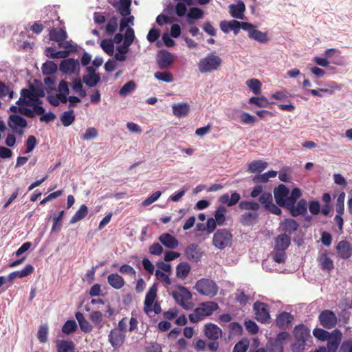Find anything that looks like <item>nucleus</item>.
Returning <instances> with one entry per match:
<instances>
[{"label": "nucleus", "instance_id": "obj_29", "mask_svg": "<svg viewBox=\"0 0 352 352\" xmlns=\"http://www.w3.org/2000/svg\"><path fill=\"white\" fill-rule=\"evenodd\" d=\"M172 107L173 114L177 118L184 117L190 111V105L187 102L173 104Z\"/></svg>", "mask_w": 352, "mask_h": 352}, {"label": "nucleus", "instance_id": "obj_59", "mask_svg": "<svg viewBox=\"0 0 352 352\" xmlns=\"http://www.w3.org/2000/svg\"><path fill=\"white\" fill-rule=\"evenodd\" d=\"M344 199L345 193L342 192L337 199L336 201V212L337 214H343L344 212Z\"/></svg>", "mask_w": 352, "mask_h": 352}, {"label": "nucleus", "instance_id": "obj_1", "mask_svg": "<svg viewBox=\"0 0 352 352\" xmlns=\"http://www.w3.org/2000/svg\"><path fill=\"white\" fill-rule=\"evenodd\" d=\"M222 65V59L214 53H209L199 60L197 66L201 74L217 71Z\"/></svg>", "mask_w": 352, "mask_h": 352}, {"label": "nucleus", "instance_id": "obj_9", "mask_svg": "<svg viewBox=\"0 0 352 352\" xmlns=\"http://www.w3.org/2000/svg\"><path fill=\"white\" fill-rule=\"evenodd\" d=\"M318 320L321 326L328 329L335 327L338 322L335 313L329 309L323 310L320 313Z\"/></svg>", "mask_w": 352, "mask_h": 352}, {"label": "nucleus", "instance_id": "obj_48", "mask_svg": "<svg viewBox=\"0 0 352 352\" xmlns=\"http://www.w3.org/2000/svg\"><path fill=\"white\" fill-rule=\"evenodd\" d=\"M100 47L109 56H113L114 52V45L111 39H103L100 43Z\"/></svg>", "mask_w": 352, "mask_h": 352}, {"label": "nucleus", "instance_id": "obj_18", "mask_svg": "<svg viewBox=\"0 0 352 352\" xmlns=\"http://www.w3.org/2000/svg\"><path fill=\"white\" fill-rule=\"evenodd\" d=\"M318 262L323 271L331 272L334 268L333 261L329 256L327 250H324L318 257Z\"/></svg>", "mask_w": 352, "mask_h": 352}, {"label": "nucleus", "instance_id": "obj_55", "mask_svg": "<svg viewBox=\"0 0 352 352\" xmlns=\"http://www.w3.org/2000/svg\"><path fill=\"white\" fill-rule=\"evenodd\" d=\"M301 196V191L298 188L292 190L291 195L287 197V206H292L296 204V201Z\"/></svg>", "mask_w": 352, "mask_h": 352}, {"label": "nucleus", "instance_id": "obj_42", "mask_svg": "<svg viewBox=\"0 0 352 352\" xmlns=\"http://www.w3.org/2000/svg\"><path fill=\"white\" fill-rule=\"evenodd\" d=\"M88 214V208L86 205L82 204L80 208L76 212L70 220V223H75L84 219Z\"/></svg>", "mask_w": 352, "mask_h": 352}, {"label": "nucleus", "instance_id": "obj_49", "mask_svg": "<svg viewBox=\"0 0 352 352\" xmlns=\"http://www.w3.org/2000/svg\"><path fill=\"white\" fill-rule=\"evenodd\" d=\"M77 324L74 320H69L62 327V331L67 335L75 332L77 329Z\"/></svg>", "mask_w": 352, "mask_h": 352}, {"label": "nucleus", "instance_id": "obj_13", "mask_svg": "<svg viewBox=\"0 0 352 352\" xmlns=\"http://www.w3.org/2000/svg\"><path fill=\"white\" fill-rule=\"evenodd\" d=\"M336 249L338 256L342 259H348L352 256V246L346 240L340 241L337 244Z\"/></svg>", "mask_w": 352, "mask_h": 352}, {"label": "nucleus", "instance_id": "obj_37", "mask_svg": "<svg viewBox=\"0 0 352 352\" xmlns=\"http://www.w3.org/2000/svg\"><path fill=\"white\" fill-rule=\"evenodd\" d=\"M248 36L261 43H266L269 41L267 33L256 30L255 28L252 31H250Z\"/></svg>", "mask_w": 352, "mask_h": 352}, {"label": "nucleus", "instance_id": "obj_4", "mask_svg": "<svg viewBox=\"0 0 352 352\" xmlns=\"http://www.w3.org/2000/svg\"><path fill=\"white\" fill-rule=\"evenodd\" d=\"M195 289L199 294L212 298L217 294L219 288L212 280L201 278L197 281Z\"/></svg>", "mask_w": 352, "mask_h": 352}, {"label": "nucleus", "instance_id": "obj_8", "mask_svg": "<svg viewBox=\"0 0 352 352\" xmlns=\"http://www.w3.org/2000/svg\"><path fill=\"white\" fill-rule=\"evenodd\" d=\"M8 126L16 134H23V129L27 127V120L18 114H11L8 121Z\"/></svg>", "mask_w": 352, "mask_h": 352}, {"label": "nucleus", "instance_id": "obj_38", "mask_svg": "<svg viewBox=\"0 0 352 352\" xmlns=\"http://www.w3.org/2000/svg\"><path fill=\"white\" fill-rule=\"evenodd\" d=\"M45 55L52 59L55 58H65L69 55V51H58L56 52L55 49L52 47H47L45 50Z\"/></svg>", "mask_w": 352, "mask_h": 352}, {"label": "nucleus", "instance_id": "obj_36", "mask_svg": "<svg viewBox=\"0 0 352 352\" xmlns=\"http://www.w3.org/2000/svg\"><path fill=\"white\" fill-rule=\"evenodd\" d=\"M89 320L98 329H101L104 324V315L100 311H92L89 314Z\"/></svg>", "mask_w": 352, "mask_h": 352}, {"label": "nucleus", "instance_id": "obj_5", "mask_svg": "<svg viewBox=\"0 0 352 352\" xmlns=\"http://www.w3.org/2000/svg\"><path fill=\"white\" fill-rule=\"evenodd\" d=\"M232 243V234L227 229H219L213 235L212 243L219 250L230 247Z\"/></svg>", "mask_w": 352, "mask_h": 352}, {"label": "nucleus", "instance_id": "obj_14", "mask_svg": "<svg viewBox=\"0 0 352 352\" xmlns=\"http://www.w3.org/2000/svg\"><path fill=\"white\" fill-rule=\"evenodd\" d=\"M157 288L156 285H153L147 292L144 300V312L147 314L152 311V306L157 297Z\"/></svg>", "mask_w": 352, "mask_h": 352}, {"label": "nucleus", "instance_id": "obj_20", "mask_svg": "<svg viewBox=\"0 0 352 352\" xmlns=\"http://www.w3.org/2000/svg\"><path fill=\"white\" fill-rule=\"evenodd\" d=\"M240 199V194L235 191L231 194L230 197L228 193L221 195L219 198V201L228 207H232L239 203Z\"/></svg>", "mask_w": 352, "mask_h": 352}, {"label": "nucleus", "instance_id": "obj_54", "mask_svg": "<svg viewBox=\"0 0 352 352\" xmlns=\"http://www.w3.org/2000/svg\"><path fill=\"white\" fill-rule=\"evenodd\" d=\"M273 260L277 263H283L286 259L285 250H274L272 253Z\"/></svg>", "mask_w": 352, "mask_h": 352}, {"label": "nucleus", "instance_id": "obj_16", "mask_svg": "<svg viewBox=\"0 0 352 352\" xmlns=\"http://www.w3.org/2000/svg\"><path fill=\"white\" fill-rule=\"evenodd\" d=\"M173 61V55L169 52L162 51L157 55V63L158 67L162 69L170 67Z\"/></svg>", "mask_w": 352, "mask_h": 352}, {"label": "nucleus", "instance_id": "obj_26", "mask_svg": "<svg viewBox=\"0 0 352 352\" xmlns=\"http://www.w3.org/2000/svg\"><path fill=\"white\" fill-rule=\"evenodd\" d=\"M229 8L230 13L232 17L239 19H243V12L245 10V6L243 1H239L237 4H231Z\"/></svg>", "mask_w": 352, "mask_h": 352}, {"label": "nucleus", "instance_id": "obj_2", "mask_svg": "<svg viewBox=\"0 0 352 352\" xmlns=\"http://www.w3.org/2000/svg\"><path fill=\"white\" fill-rule=\"evenodd\" d=\"M218 309L219 305L217 302L212 301L203 302L199 307L196 308L193 313L189 315V320L193 323H197L203 320L204 317L210 316Z\"/></svg>", "mask_w": 352, "mask_h": 352}, {"label": "nucleus", "instance_id": "obj_27", "mask_svg": "<svg viewBox=\"0 0 352 352\" xmlns=\"http://www.w3.org/2000/svg\"><path fill=\"white\" fill-rule=\"evenodd\" d=\"M87 70L90 74L84 76L83 81L88 87H93L99 82L100 77L98 74H95L92 67H88Z\"/></svg>", "mask_w": 352, "mask_h": 352}, {"label": "nucleus", "instance_id": "obj_60", "mask_svg": "<svg viewBox=\"0 0 352 352\" xmlns=\"http://www.w3.org/2000/svg\"><path fill=\"white\" fill-rule=\"evenodd\" d=\"M135 89V83L133 80H130L125 83L120 89L119 94L121 96H126L128 94L134 91Z\"/></svg>", "mask_w": 352, "mask_h": 352}, {"label": "nucleus", "instance_id": "obj_3", "mask_svg": "<svg viewBox=\"0 0 352 352\" xmlns=\"http://www.w3.org/2000/svg\"><path fill=\"white\" fill-rule=\"evenodd\" d=\"M18 105L25 104L26 106L34 107V111L37 115H41L45 113V109L41 105L39 102L36 100L35 96L28 89H22L21 90V97L17 100Z\"/></svg>", "mask_w": 352, "mask_h": 352}, {"label": "nucleus", "instance_id": "obj_33", "mask_svg": "<svg viewBox=\"0 0 352 352\" xmlns=\"http://www.w3.org/2000/svg\"><path fill=\"white\" fill-rule=\"evenodd\" d=\"M268 166V164L262 160H254L248 164L247 171L250 173H260Z\"/></svg>", "mask_w": 352, "mask_h": 352}, {"label": "nucleus", "instance_id": "obj_40", "mask_svg": "<svg viewBox=\"0 0 352 352\" xmlns=\"http://www.w3.org/2000/svg\"><path fill=\"white\" fill-rule=\"evenodd\" d=\"M258 217V214L256 212H246L241 215L240 222L243 226H250L256 221Z\"/></svg>", "mask_w": 352, "mask_h": 352}, {"label": "nucleus", "instance_id": "obj_15", "mask_svg": "<svg viewBox=\"0 0 352 352\" xmlns=\"http://www.w3.org/2000/svg\"><path fill=\"white\" fill-rule=\"evenodd\" d=\"M285 208L289 210L292 217H296L307 213V203L305 199H301L298 201L296 205L286 206Z\"/></svg>", "mask_w": 352, "mask_h": 352}, {"label": "nucleus", "instance_id": "obj_50", "mask_svg": "<svg viewBox=\"0 0 352 352\" xmlns=\"http://www.w3.org/2000/svg\"><path fill=\"white\" fill-rule=\"evenodd\" d=\"M131 3V0H120V6L118 8V11L122 16H126L130 14Z\"/></svg>", "mask_w": 352, "mask_h": 352}, {"label": "nucleus", "instance_id": "obj_32", "mask_svg": "<svg viewBox=\"0 0 352 352\" xmlns=\"http://www.w3.org/2000/svg\"><path fill=\"white\" fill-rule=\"evenodd\" d=\"M281 227L285 234H292L298 228L299 225L297 221L293 219H286L281 223Z\"/></svg>", "mask_w": 352, "mask_h": 352}, {"label": "nucleus", "instance_id": "obj_31", "mask_svg": "<svg viewBox=\"0 0 352 352\" xmlns=\"http://www.w3.org/2000/svg\"><path fill=\"white\" fill-rule=\"evenodd\" d=\"M50 39L53 41H56L58 44L66 40L67 37V32L61 28H52L49 32Z\"/></svg>", "mask_w": 352, "mask_h": 352}, {"label": "nucleus", "instance_id": "obj_64", "mask_svg": "<svg viewBox=\"0 0 352 352\" xmlns=\"http://www.w3.org/2000/svg\"><path fill=\"white\" fill-rule=\"evenodd\" d=\"M241 122L246 124H253L256 121V118L247 112H242L240 115Z\"/></svg>", "mask_w": 352, "mask_h": 352}, {"label": "nucleus", "instance_id": "obj_28", "mask_svg": "<svg viewBox=\"0 0 352 352\" xmlns=\"http://www.w3.org/2000/svg\"><path fill=\"white\" fill-rule=\"evenodd\" d=\"M107 281L108 283L116 289H121L125 284V281L122 276L117 273L110 274L107 276Z\"/></svg>", "mask_w": 352, "mask_h": 352}, {"label": "nucleus", "instance_id": "obj_6", "mask_svg": "<svg viewBox=\"0 0 352 352\" xmlns=\"http://www.w3.org/2000/svg\"><path fill=\"white\" fill-rule=\"evenodd\" d=\"M173 297L184 309H191L194 306L193 303L190 301L192 294L185 287L179 286L177 291L173 292Z\"/></svg>", "mask_w": 352, "mask_h": 352}, {"label": "nucleus", "instance_id": "obj_7", "mask_svg": "<svg viewBox=\"0 0 352 352\" xmlns=\"http://www.w3.org/2000/svg\"><path fill=\"white\" fill-rule=\"evenodd\" d=\"M253 309L256 320L265 324L270 322V315L268 305L263 302L256 301L254 303Z\"/></svg>", "mask_w": 352, "mask_h": 352}, {"label": "nucleus", "instance_id": "obj_10", "mask_svg": "<svg viewBox=\"0 0 352 352\" xmlns=\"http://www.w3.org/2000/svg\"><path fill=\"white\" fill-rule=\"evenodd\" d=\"M289 193V188L284 184H279L274 188V199L278 206L285 208Z\"/></svg>", "mask_w": 352, "mask_h": 352}, {"label": "nucleus", "instance_id": "obj_62", "mask_svg": "<svg viewBox=\"0 0 352 352\" xmlns=\"http://www.w3.org/2000/svg\"><path fill=\"white\" fill-rule=\"evenodd\" d=\"M64 214L65 211L61 210L57 217H54L52 232H56L57 230H60L62 226L61 221L64 217Z\"/></svg>", "mask_w": 352, "mask_h": 352}, {"label": "nucleus", "instance_id": "obj_25", "mask_svg": "<svg viewBox=\"0 0 352 352\" xmlns=\"http://www.w3.org/2000/svg\"><path fill=\"white\" fill-rule=\"evenodd\" d=\"M294 320L293 316L288 312L280 313L276 318V324L281 329L288 328Z\"/></svg>", "mask_w": 352, "mask_h": 352}, {"label": "nucleus", "instance_id": "obj_45", "mask_svg": "<svg viewBox=\"0 0 352 352\" xmlns=\"http://www.w3.org/2000/svg\"><path fill=\"white\" fill-rule=\"evenodd\" d=\"M204 16V12L199 8H192L190 9L189 12L187 14L188 23L189 24H193L190 19H199Z\"/></svg>", "mask_w": 352, "mask_h": 352}, {"label": "nucleus", "instance_id": "obj_43", "mask_svg": "<svg viewBox=\"0 0 352 352\" xmlns=\"http://www.w3.org/2000/svg\"><path fill=\"white\" fill-rule=\"evenodd\" d=\"M60 121L64 126H70L75 120V115L73 109L63 112L60 116Z\"/></svg>", "mask_w": 352, "mask_h": 352}, {"label": "nucleus", "instance_id": "obj_61", "mask_svg": "<svg viewBox=\"0 0 352 352\" xmlns=\"http://www.w3.org/2000/svg\"><path fill=\"white\" fill-rule=\"evenodd\" d=\"M135 39V33L133 29L128 28L126 30L124 38V42L122 44L130 46Z\"/></svg>", "mask_w": 352, "mask_h": 352}, {"label": "nucleus", "instance_id": "obj_30", "mask_svg": "<svg viewBox=\"0 0 352 352\" xmlns=\"http://www.w3.org/2000/svg\"><path fill=\"white\" fill-rule=\"evenodd\" d=\"M75 317L79 324L81 331L84 333H90L93 330V326L85 318L82 313L78 311L75 314Z\"/></svg>", "mask_w": 352, "mask_h": 352}, {"label": "nucleus", "instance_id": "obj_53", "mask_svg": "<svg viewBox=\"0 0 352 352\" xmlns=\"http://www.w3.org/2000/svg\"><path fill=\"white\" fill-rule=\"evenodd\" d=\"M154 76L159 80L166 82H170L173 81V76L169 72H157L154 74Z\"/></svg>", "mask_w": 352, "mask_h": 352}, {"label": "nucleus", "instance_id": "obj_44", "mask_svg": "<svg viewBox=\"0 0 352 352\" xmlns=\"http://www.w3.org/2000/svg\"><path fill=\"white\" fill-rule=\"evenodd\" d=\"M57 65L54 62L47 60L43 64L42 72L43 75H51L57 71Z\"/></svg>", "mask_w": 352, "mask_h": 352}, {"label": "nucleus", "instance_id": "obj_63", "mask_svg": "<svg viewBox=\"0 0 352 352\" xmlns=\"http://www.w3.org/2000/svg\"><path fill=\"white\" fill-rule=\"evenodd\" d=\"M273 201V199H272V195L271 193L270 192H263L259 198H258V201L262 204L263 205V207L265 208H267V206L270 205Z\"/></svg>", "mask_w": 352, "mask_h": 352}, {"label": "nucleus", "instance_id": "obj_35", "mask_svg": "<svg viewBox=\"0 0 352 352\" xmlns=\"http://www.w3.org/2000/svg\"><path fill=\"white\" fill-rule=\"evenodd\" d=\"M57 352H76V346L72 340H58Z\"/></svg>", "mask_w": 352, "mask_h": 352}, {"label": "nucleus", "instance_id": "obj_57", "mask_svg": "<svg viewBox=\"0 0 352 352\" xmlns=\"http://www.w3.org/2000/svg\"><path fill=\"white\" fill-rule=\"evenodd\" d=\"M313 334L317 339L322 341L327 340L331 337L328 331L320 328L315 329L313 331Z\"/></svg>", "mask_w": 352, "mask_h": 352}, {"label": "nucleus", "instance_id": "obj_46", "mask_svg": "<svg viewBox=\"0 0 352 352\" xmlns=\"http://www.w3.org/2000/svg\"><path fill=\"white\" fill-rule=\"evenodd\" d=\"M311 341L295 339L294 342L292 346L293 352H303L307 346H309V342Z\"/></svg>", "mask_w": 352, "mask_h": 352}, {"label": "nucleus", "instance_id": "obj_17", "mask_svg": "<svg viewBox=\"0 0 352 352\" xmlns=\"http://www.w3.org/2000/svg\"><path fill=\"white\" fill-rule=\"evenodd\" d=\"M185 254L188 260L198 262L201 260L203 253L198 245L192 243L186 247Z\"/></svg>", "mask_w": 352, "mask_h": 352}, {"label": "nucleus", "instance_id": "obj_52", "mask_svg": "<svg viewBox=\"0 0 352 352\" xmlns=\"http://www.w3.org/2000/svg\"><path fill=\"white\" fill-rule=\"evenodd\" d=\"M118 28V18L115 16H112L107 23L106 32L112 35L115 33Z\"/></svg>", "mask_w": 352, "mask_h": 352}, {"label": "nucleus", "instance_id": "obj_58", "mask_svg": "<svg viewBox=\"0 0 352 352\" xmlns=\"http://www.w3.org/2000/svg\"><path fill=\"white\" fill-rule=\"evenodd\" d=\"M34 267L32 265H30V264L26 265L22 270L15 271L16 277L21 278L28 276L32 274L34 272Z\"/></svg>", "mask_w": 352, "mask_h": 352}, {"label": "nucleus", "instance_id": "obj_34", "mask_svg": "<svg viewBox=\"0 0 352 352\" xmlns=\"http://www.w3.org/2000/svg\"><path fill=\"white\" fill-rule=\"evenodd\" d=\"M227 209L223 206H219L217 207L214 212V217L215 223L219 226H222L226 224Z\"/></svg>", "mask_w": 352, "mask_h": 352}, {"label": "nucleus", "instance_id": "obj_19", "mask_svg": "<svg viewBox=\"0 0 352 352\" xmlns=\"http://www.w3.org/2000/svg\"><path fill=\"white\" fill-rule=\"evenodd\" d=\"M204 333L208 339L217 340L221 337L222 331L217 324L209 323L204 327Z\"/></svg>", "mask_w": 352, "mask_h": 352}, {"label": "nucleus", "instance_id": "obj_24", "mask_svg": "<svg viewBox=\"0 0 352 352\" xmlns=\"http://www.w3.org/2000/svg\"><path fill=\"white\" fill-rule=\"evenodd\" d=\"M159 241L167 248L175 249L178 245L177 239L168 233H164L159 236Z\"/></svg>", "mask_w": 352, "mask_h": 352}, {"label": "nucleus", "instance_id": "obj_22", "mask_svg": "<svg viewBox=\"0 0 352 352\" xmlns=\"http://www.w3.org/2000/svg\"><path fill=\"white\" fill-rule=\"evenodd\" d=\"M290 243V236L285 233L280 234L275 239L274 250H286Z\"/></svg>", "mask_w": 352, "mask_h": 352}, {"label": "nucleus", "instance_id": "obj_56", "mask_svg": "<svg viewBox=\"0 0 352 352\" xmlns=\"http://www.w3.org/2000/svg\"><path fill=\"white\" fill-rule=\"evenodd\" d=\"M250 104H254L259 107H267L270 102L268 100L264 97H252L249 100Z\"/></svg>", "mask_w": 352, "mask_h": 352}, {"label": "nucleus", "instance_id": "obj_11", "mask_svg": "<svg viewBox=\"0 0 352 352\" xmlns=\"http://www.w3.org/2000/svg\"><path fill=\"white\" fill-rule=\"evenodd\" d=\"M60 70L67 74H74L79 71L80 64L77 59L67 58L62 60L59 65Z\"/></svg>", "mask_w": 352, "mask_h": 352}, {"label": "nucleus", "instance_id": "obj_51", "mask_svg": "<svg viewBox=\"0 0 352 352\" xmlns=\"http://www.w3.org/2000/svg\"><path fill=\"white\" fill-rule=\"evenodd\" d=\"M129 46L125 45L122 44L118 47H117L118 52L115 54L114 57L116 60L118 61H124L126 60L125 54L129 52Z\"/></svg>", "mask_w": 352, "mask_h": 352}, {"label": "nucleus", "instance_id": "obj_21", "mask_svg": "<svg viewBox=\"0 0 352 352\" xmlns=\"http://www.w3.org/2000/svg\"><path fill=\"white\" fill-rule=\"evenodd\" d=\"M335 335L327 340V352H336L341 342L342 333L339 330H334Z\"/></svg>", "mask_w": 352, "mask_h": 352}, {"label": "nucleus", "instance_id": "obj_12", "mask_svg": "<svg viewBox=\"0 0 352 352\" xmlns=\"http://www.w3.org/2000/svg\"><path fill=\"white\" fill-rule=\"evenodd\" d=\"M125 339V333L120 332L118 329H111L108 336V340L111 346L114 349L121 347L124 343Z\"/></svg>", "mask_w": 352, "mask_h": 352}, {"label": "nucleus", "instance_id": "obj_39", "mask_svg": "<svg viewBox=\"0 0 352 352\" xmlns=\"http://www.w3.org/2000/svg\"><path fill=\"white\" fill-rule=\"evenodd\" d=\"M239 208L241 210H252L257 212L260 209V205L258 202L253 200H243L239 203Z\"/></svg>", "mask_w": 352, "mask_h": 352}, {"label": "nucleus", "instance_id": "obj_23", "mask_svg": "<svg viewBox=\"0 0 352 352\" xmlns=\"http://www.w3.org/2000/svg\"><path fill=\"white\" fill-rule=\"evenodd\" d=\"M295 339L310 341L311 336L309 329L304 324H299L294 329Z\"/></svg>", "mask_w": 352, "mask_h": 352}, {"label": "nucleus", "instance_id": "obj_41", "mask_svg": "<svg viewBox=\"0 0 352 352\" xmlns=\"http://www.w3.org/2000/svg\"><path fill=\"white\" fill-rule=\"evenodd\" d=\"M190 265L186 262L180 263L176 267V274L178 278H185L190 271Z\"/></svg>", "mask_w": 352, "mask_h": 352}, {"label": "nucleus", "instance_id": "obj_47", "mask_svg": "<svg viewBox=\"0 0 352 352\" xmlns=\"http://www.w3.org/2000/svg\"><path fill=\"white\" fill-rule=\"evenodd\" d=\"M247 86L252 90L255 95H258L261 91V83L258 79L252 78L247 80Z\"/></svg>", "mask_w": 352, "mask_h": 352}]
</instances>
